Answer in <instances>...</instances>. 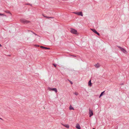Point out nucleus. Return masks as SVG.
<instances>
[{
	"instance_id": "3",
	"label": "nucleus",
	"mask_w": 129,
	"mask_h": 129,
	"mask_svg": "<svg viewBox=\"0 0 129 129\" xmlns=\"http://www.w3.org/2000/svg\"><path fill=\"white\" fill-rule=\"evenodd\" d=\"M73 13L79 16H83L82 12H73Z\"/></svg>"
},
{
	"instance_id": "20",
	"label": "nucleus",
	"mask_w": 129,
	"mask_h": 129,
	"mask_svg": "<svg viewBox=\"0 0 129 129\" xmlns=\"http://www.w3.org/2000/svg\"><path fill=\"white\" fill-rule=\"evenodd\" d=\"M53 65L55 67H56V64H54Z\"/></svg>"
},
{
	"instance_id": "19",
	"label": "nucleus",
	"mask_w": 129,
	"mask_h": 129,
	"mask_svg": "<svg viewBox=\"0 0 129 129\" xmlns=\"http://www.w3.org/2000/svg\"><path fill=\"white\" fill-rule=\"evenodd\" d=\"M26 5H30L31 6V5H30V4H29V3H27V4H26Z\"/></svg>"
},
{
	"instance_id": "22",
	"label": "nucleus",
	"mask_w": 129,
	"mask_h": 129,
	"mask_svg": "<svg viewBox=\"0 0 129 129\" xmlns=\"http://www.w3.org/2000/svg\"><path fill=\"white\" fill-rule=\"evenodd\" d=\"M4 15V14H1V13H0V15Z\"/></svg>"
},
{
	"instance_id": "2",
	"label": "nucleus",
	"mask_w": 129,
	"mask_h": 129,
	"mask_svg": "<svg viewBox=\"0 0 129 129\" xmlns=\"http://www.w3.org/2000/svg\"><path fill=\"white\" fill-rule=\"evenodd\" d=\"M117 47L119 48L121 51L123 53L125 54H126L127 53V52L124 49V48L119 46H117Z\"/></svg>"
},
{
	"instance_id": "27",
	"label": "nucleus",
	"mask_w": 129,
	"mask_h": 129,
	"mask_svg": "<svg viewBox=\"0 0 129 129\" xmlns=\"http://www.w3.org/2000/svg\"><path fill=\"white\" fill-rule=\"evenodd\" d=\"M72 56H73L76 57V56H74V55H72Z\"/></svg>"
},
{
	"instance_id": "18",
	"label": "nucleus",
	"mask_w": 129,
	"mask_h": 129,
	"mask_svg": "<svg viewBox=\"0 0 129 129\" xmlns=\"http://www.w3.org/2000/svg\"><path fill=\"white\" fill-rule=\"evenodd\" d=\"M95 34H97V35H98L99 36H100V34L98 33L97 32Z\"/></svg>"
},
{
	"instance_id": "24",
	"label": "nucleus",
	"mask_w": 129,
	"mask_h": 129,
	"mask_svg": "<svg viewBox=\"0 0 129 129\" xmlns=\"http://www.w3.org/2000/svg\"><path fill=\"white\" fill-rule=\"evenodd\" d=\"M33 33L34 34H35L36 35H37L35 33Z\"/></svg>"
},
{
	"instance_id": "11",
	"label": "nucleus",
	"mask_w": 129,
	"mask_h": 129,
	"mask_svg": "<svg viewBox=\"0 0 129 129\" xmlns=\"http://www.w3.org/2000/svg\"><path fill=\"white\" fill-rule=\"evenodd\" d=\"M63 126L66 128H69V126L68 124H65Z\"/></svg>"
},
{
	"instance_id": "15",
	"label": "nucleus",
	"mask_w": 129,
	"mask_h": 129,
	"mask_svg": "<svg viewBox=\"0 0 129 129\" xmlns=\"http://www.w3.org/2000/svg\"><path fill=\"white\" fill-rule=\"evenodd\" d=\"M5 12L11 14V13H10V12L8 11H5Z\"/></svg>"
},
{
	"instance_id": "1",
	"label": "nucleus",
	"mask_w": 129,
	"mask_h": 129,
	"mask_svg": "<svg viewBox=\"0 0 129 129\" xmlns=\"http://www.w3.org/2000/svg\"><path fill=\"white\" fill-rule=\"evenodd\" d=\"M20 21L21 23L24 24L28 23L30 22L29 21L26 20L23 18L21 19Z\"/></svg>"
},
{
	"instance_id": "25",
	"label": "nucleus",
	"mask_w": 129,
	"mask_h": 129,
	"mask_svg": "<svg viewBox=\"0 0 129 129\" xmlns=\"http://www.w3.org/2000/svg\"><path fill=\"white\" fill-rule=\"evenodd\" d=\"M0 119H1L2 120H3L1 118H0Z\"/></svg>"
},
{
	"instance_id": "12",
	"label": "nucleus",
	"mask_w": 129,
	"mask_h": 129,
	"mask_svg": "<svg viewBox=\"0 0 129 129\" xmlns=\"http://www.w3.org/2000/svg\"><path fill=\"white\" fill-rule=\"evenodd\" d=\"M91 30L95 34L97 32L95 29H91Z\"/></svg>"
},
{
	"instance_id": "14",
	"label": "nucleus",
	"mask_w": 129,
	"mask_h": 129,
	"mask_svg": "<svg viewBox=\"0 0 129 129\" xmlns=\"http://www.w3.org/2000/svg\"><path fill=\"white\" fill-rule=\"evenodd\" d=\"M104 92H105V91H104L102 92L101 93V94H100V96H99L100 98V97L102 95L103 93Z\"/></svg>"
},
{
	"instance_id": "17",
	"label": "nucleus",
	"mask_w": 129,
	"mask_h": 129,
	"mask_svg": "<svg viewBox=\"0 0 129 129\" xmlns=\"http://www.w3.org/2000/svg\"><path fill=\"white\" fill-rule=\"evenodd\" d=\"M74 94L75 95H78V93L77 92H75L74 93Z\"/></svg>"
},
{
	"instance_id": "28",
	"label": "nucleus",
	"mask_w": 129,
	"mask_h": 129,
	"mask_svg": "<svg viewBox=\"0 0 129 129\" xmlns=\"http://www.w3.org/2000/svg\"><path fill=\"white\" fill-rule=\"evenodd\" d=\"M92 129H95L94 128H92Z\"/></svg>"
},
{
	"instance_id": "13",
	"label": "nucleus",
	"mask_w": 129,
	"mask_h": 129,
	"mask_svg": "<svg viewBox=\"0 0 129 129\" xmlns=\"http://www.w3.org/2000/svg\"><path fill=\"white\" fill-rule=\"evenodd\" d=\"M91 80H90V81H89V82H88V85L89 86H91Z\"/></svg>"
},
{
	"instance_id": "7",
	"label": "nucleus",
	"mask_w": 129,
	"mask_h": 129,
	"mask_svg": "<svg viewBox=\"0 0 129 129\" xmlns=\"http://www.w3.org/2000/svg\"><path fill=\"white\" fill-rule=\"evenodd\" d=\"M76 127L78 129H81V127L79 124H76Z\"/></svg>"
},
{
	"instance_id": "5",
	"label": "nucleus",
	"mask_w": 129,
	"mask_h": 129,
	"mask_svg": "<svg viewBox=\"0 0 129 129\" xmlns=\"http://www.w3.org/2000/svg\"><path fill=\"white\" fill-rule=\"evenodd\" d=\"M70 31L71 33L75 34H77V30L74 29H71Z\"/></svg>"
},
{
	"instance_id": "23",
	"label": "nucleus",
	"mask_w": 129,
	"mask_h": 129,
	"mask_svg": "<svg viewBox=\"0 0 129 129\" xmlns=\"http://www.w3.org/2000/svg\"><path fill=\"white\" fill-rule=\"evenodd\" d=\"M43 16L44 17H46V16H45L44 15H43Z\"/></svg>"
},
{
	"instance_id": "26",
	"label": "nucleus",
	"mask_w": 129,
	"mask_h": 129,
	"mask_svg": "<svg viewBox=\"0 0 129 129\" xmlns=\"http://www.w3.org/2000/svg\"><path fill=\"white\" fill-rule=\"evenodd\" d=\"M2 45L0 44V47L2 46Z\"/></svg>"
},
{
	"instance_id": "16",
	"label": "nucleus",
	"mask_w": 129,
	"mask_h": 129,
	"mask_svg": "<svg viewBox=\"0 0 129 129\" xmlns=\"http://www.w3.org/2000/svg\"><path fill=\"white\" fill-rule=\"evenodd\" d=\"M46 18H47L49 19V18H53V17H49L46 16Z\"/></svg>"
},
{
	"instance_id": "6",
	"label": "nucleus",
	"mask_w": 129,
	"mask_h": 129,
	"mask_svg": "<svg viewBox=\"0 0 129 129\" xmlns=\"http://www.w3.org/2000/svg\"><path fill=\"white\" fill-rule=\"evenodd\" d=\"M89 116L90 117L93 115V113L92 111L90 109H89Z\"/></svg>"
},
{
	"instance_id": "10",
	"label": "nucleus",
	"mask_w": 129,
	"mask_h": 129,
	"mask_svg": "<svg viewBox=\"0 0 129 129\" xmlns=\"http://www.w3.org/2000/svg\"><path fill=\"white\" fill-rule=\"evenodd\" d=\"M69 109L70 110H74V109L71 105H70L69 107Z\"/></svg>"
},
{
	"instance_id": "8",
	"label": "nucleus",
	"mask_w": 129,
	"mask_h": 129,
	"mask_svg": "<svg viewBox=\"0 0 129 129\" xmlns=\"http://www.w3.org/2000/svg\"><path fill=\"white\" fill-rule=\"evenodd\" d=\"M94 66L96 68H98L100 67V65L98 63H97L96 64L94 65Z\"/></svg>"
},
{
	"instance_id": "9",
	"label": "nucleus",
	"mask_w": 129,
	"mask_h": 129,
	"mask_svg": "<svg viewBox=\"0 0 129 129\" xmlns=\"http://www.w3.org/2000/svg\"><path fill=\"white\" fill-rule=\"evenodd\" d=\"M40 47L41 48H43L44 49H50V48H49L45 47H43V46H40Z\"/></svg>"
},
{
	"instance_id": "4",
	"label": "nucleus",
	"mask_w": 129,
	"mask_h": 129,
	"mask_svg": "<svg viewBox=\"0 0 129 129\" xmlns=\"http://www.w3.org/2000/svg\"><path fill=\"white\" fill-rule=\"evenodd\" d=\"M48 89L50 91H55L56 93H57V89L56 88H51L50 87H48Z\"/></svg>"
},
{
	"instance_id": "21",
	"label": "nucleus",
	"mask_w": 129,
	"mask_h": 129,
	"mask_svg": "<svg viewBox=\"0 0 129 129\" xmlns=\"http://www.w3.org/2000/svg\"><path fill=\"white\" fill-rule=\"evenodd\" d=\"M70 82L71 84H73V83L72 81H70Z\"/></svg>"
}]
</instances>
